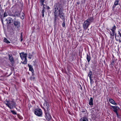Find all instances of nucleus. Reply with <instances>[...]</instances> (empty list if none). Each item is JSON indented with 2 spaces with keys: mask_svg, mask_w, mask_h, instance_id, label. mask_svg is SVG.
Returning a JSON list of instances; mask_svg holds the SVG:
<instances>
[{
  "mask_svg": "<svg viewBox=\"0 0 121 121\" xmlns=\"http://www.w3.org/2000/svg\"><path fill=\"white\" fill-rule=\"evenodd\" d=\"M55 11L54 12V23L56 22L57 19L58 18V15H57V13L58 12L60 18L62 19H64V14L63 12V9L61 8H60L58 9V7L57 5L54 6Z\"/></svg>",
  "mask_w": 121,
  "mask_h": 121,
  "instance_id": "f257e3e1",
  "label": "nucleus"
},
{
  "mask_svg": "<svg viewBox=\"0 0 121 121\" xmlns=\"http://www.w3.org/2000/svg\"><path fill=\"white\" fill-rule=\"evenodd\" d=\"M5 104L10 109L16 107V103L13 101L6 100L4 102Z\"/></svg>",
  "mask_w": 121,
  "mask_h": 121,
  "instance_id": "f03ea898",
  "label": "nucleus"
},
{
  "mask_svg": "<svg viewBox=\"0 0 121 121\" xmlns=\"http://www.w3.org/2000/svg\"><path fill=\"white\" fill-rule=\"evenodd\" d=\"M27 54H25L24 52H22L20 54V56L22 60H24L22 63L24 64H26L27 62Z\"/></svg>",
  "mask_w": 121,
  "mask_h": 121,
  "instance_id": "7ed1b4c3",
  "label": "nucleus"
},
{
  "mask_svg": "<svg viewBox=\"0 0 121 121\" xmlns=\"http://www.w3.org/2000/svg\"><path fill=\"white\" fill-rule=\"evenodd\" d=\"M49 105L48 103L46 101H45L43 104V108L45 111H47L48 112L50 109H49Z\"/></svg>",
  "mask_w": 121,
  "mask_h": 121,
  "instance_id": "20e7f679",
  "label": "nucleus"
},
{
  "mask_svg": "<svg viewBox=\"0 0 121 121\" xmlns=\"http://www.w3.org/2000/svg\"><path fill=\"white\" fill-rule=\"evenodd\" d=\"M34 113L38 116H41L42 114V110L39 108L35 109L34 111Z\"/></svg>",
  "mask_w": 121,
  "mask_h": 121,
  "instance_id": "39448f33",
  "label": "nucleus"
},
{
  "mask_svg": "<svg viewBox=\"0 0 121 121\" xmlns=\"http://www.w3.org/2000/svg\"><path fill=\"white\" fill-rule=\"evenodd\" d=\"M20 12L18 11H16L15 13V14H13L11 13H8V15L9 16H12L13 17H18L20 15Z\"/></svg>",
  "mask_w": 121,
  "mask_h": 121,
  "instance_id": "423d86ee",
  "label": "nucleus"
},
{
  "mask_svg": "<svg viewBox=\"0 0 121 121\" xmlns=\"http://www.w3.org/2000/svg\"><path fill=\"white\" fill-rule=\"evenodd\" d=\"M90 24L89 22L86 20L85 21L83 24V26L84 30H86Z\"/></svg>",
  "mask_w": 121,
  "mask_h": 121,
  "instance_id": "0eeeda50",
  "label": "nucleus"
},
{
  "mask_svg": "<svg viewBox=\"0 0 121 121\" xmlns=\"http://www.w3.org/2000/svg\"><path fill=\"white\" fill-rule=\"evenodd\" d=\"M45 117L46 119L48 121L50 120L51 118V116L50 115L47 111H45Z\"/></svg>",
  "mask_w": 121,
  "mask_h": 121,
  "instance_id": "6e6552de",
  "label": "nucleus"
},
{
  "mask_svg": "<svg viewBox=\"0 0 121 121\" xmlns=\"http://www.w3.org/2000/svg\"><path fill=\"white\" fill-rule=\"evenodd\" d=\"M9 58L10 61L12 63V65L13 66L14 63V60L13 56L11 55H9Z\"/></svg>",
  "mask_w": 121,
  "mask_h": 121,
  "instance_id": "1a4fd4ad",
  "label": "nucleus"
},
{
  "mask_svg": "<svg viewBox=\"0 0 121 121\" xmlns=\"http://www.w3.org/2000/svg\"><path fill=\"white\" fill-rule=\"evenodd\" d=\"M13 24L15 26L18 28L20 26V22L17 21H16L15 20Z\"/></svg>",
  "mask_w": 121,
  "mask_h": 121,
  "instance_id": "9d476101",
  "label": "nucleus"
},
{
  "mask_svg": "<svg viewBox=\"0 0 121 121\" xmlns=\"http://www.w3.org/2000/svg\"><path fill=\"white\" fill-rule=\"evenodd\" d=\"M86 20L89 22L90 24V23L92 22L94 20L93 17L92 16L89 17Z\"/></svg>",
  "mask_w": 121,
  "mask_h": 121,
  "instance_id": "9b49d317",
  "label": "nucleus"
},
{
  "mask_svg": "<svg viewBox=\"0 0 121 121\" xmlns=\"http://www.w3.org/2000/svg\"><path fill=\"white\" fill-rule=\"evenodd\" d=\"M28 66L29 67V70L31 71L32 73V76H33L34 75V73H33L34 72V70L32 68V65H30L29 64H28Z\"/></svg>",
  "mask_w": 121,
  "mask_h": 121,
  "instance_id": "f8f14e48",
  "label": "nucleus"
},
{
  "mask_svg": "<svg viewBox=\"0 0 121 121\" xmlns=\"http://www.w3.org/2000/svg\"><path fill=\"white\" fill-rule=\"evenodd\" d=\"M112 107L113 108V111L115 113L117 112V108H118V107L114 106H112Z\"/></svg>",
  "mask_w": 121,
  "mask_h": 121,
  "instance_id": "ddd939ff",
  "label": "nucleus"
},
{
  "mask_svg": "<svg viewBox=\"0 0 121 121\" xmlns=\"http://www.w3.org/2000/svg\"><path fill=\"white\" fill-rule=\"evenodd\" d=\"M88 121L86 117H83L81 118L79 121Z\"/></svg>",
  "mask_w": 121,
  "mask_h": 121,
  "instance_id": "4468645a",
  "label": "nucleus"
},
{
  "mask_svg": "<svg viewBox=\"0 0 121 121\" xmlns=\"http://www.w3.org/2000/svg\"><path fill=\"white\" fill-rule=\"evenodd\" d=\"M91 59V57L90 56V54H87L86 59L88 62H89Z\"/></svg>",
  "mask_w": 121,
  "mask_h": 121,
  "instance_id": "2eb2a0df",
  "label": "nucleus"
},
{
  "mask_svg": "<svg viewBox=\"0 0 121 121\" xmlns=\"http://www.w3.org/2000/svg\"><path fill=\"white\" fill-rule=\"evenodd\" d=\"M109 102L111 104L114 105H116L115 101L112 99H110L109 100Z\"/></svg>",
  "mask_w": 121,
  "mask_h": 121,
  "instance_id": "dca6fc26",
  "label": "nucleus"
},
{
  "mask_svg": "<svg viewBox=\"0 0 121 121\" xmlns=\"http://www.w3.org/2000/svg\"><path fill=\"white\" fill-rule=\"evenodd\" d=\"M8 18H9V19H10L11 23L13 22V20H14V21L16 20V18L15 17H13V18H12L11 17H9Z\"/></svg>",
  "mask_w": 121,
  "mask_h": 121,
  "instance_id": "f3484780",
  "label": "nucleus"
},
{
  "mask_svg": "<svg viewBox=\"0 0 121 121\" xmlns=\"http://www.w3.org/2000/svg\"><path fill=\"white\" fill-rule=\"evenodd\" d=\"M120 0H116L114 2V5H115V6H113V8H114L115 6L117 5L118 4V3L119 2Z\"/></svg>",
  "mask_w": 121,
  "mask_h": 121,
  "instance_id": "a211bd4d",
  "label": "nucleus"
},
{
  "mask_svg": "<svg viewBox=\"0 0 121 121\" xmlns=\"http://www.w3.org/2000/svg\"><path fill=\"white\" fill-rule=\"evenodd\" d=\"M116 34H117L115 32V33H114V35H115V38L116 40L117 41H118L119 43L121 42V39L120 38V37H119V38L118 39H117L116 38V37H117Z\"/></svg>",
  "mask_w": 121,
  "mask_h": 121,
  "instance_id": "6ab92c4d",
  "label": "nucleus"
},
{
  "mask_svg": "<svg viewBox=\"0 0 121 121\" xmlns=\"http://www.w3.org/2000/svg\"><path fill=\"white\" fill-rule=\"evenodd\" d=\"M4 11L2 9L1 5L0 4V15H2L3 14Z\"/></svg>",
  "mask_w": 121,
  "mask_h": 121,
  "instance_id": "aec40b11",
  "label": "nucleus"
},
{
  "mask_svg": "<svg viewBox=\"0 0 121 121\" xmlns=\"http://www.w3.org/2000/svg\"><path fill=\"white\" fill-rule=\"evenodd\" d=\"M116 28V27L115 25H114L112 27V29H110V30L112 31V32H115V31Z\"/></svg>",
  "mask_w": 121,
  "mask_h": 121,
  "instance_id": "412c9836",
  "label": "nucleus"
},
{
  "mask_svg": "<svg viewBox=\"0 0 121 121\" xmlns=\"http://www.w3.org/2000/svg\"><path fill=\"white\" fill-rule=\"evenodd\" d=\"M89 104L90 105H93V99L91 97L90 98Z\"/></svg>",
  "mask_w": 121,
  "mask_h": 121,
  "instance_id": "4be33fe9",
  "label": "nucleus"
},
{
  "mask_svg": "<svg viewBox=\"0 0 121 121\" xmlns=\"http://www.w3.org/2000/svg\"><path fill=\"white\" fill-rule=\"evenodd\" d=\"M112 33H111L110 34V38L111 39H113L114 38V33L115 32H112Z\"/></svg>",
  "mask_w": 121,
  "mask_h": 121,
  "instance_id": "5701e85b",
  "label": "nucleus"
},
{
  "mask_svg": "<svg viewBox=\"0 0 121 121\" xmlns=\"http://www.w3.org/2000/svg\"><path fill=\"white\" fill-rule=\"evenodd\" d=\"M4 42L8 44L10 43V42L9 41H8L5 38H4Z\"/></svg>",
  "mask_w": 121,
  "mask_h": 121,
  "instance_id": "b1692460",
  "label": "nucleus"
},
{
  "mask_svg": "<svg viewBox=\"0 0 121 121\" xmlns=\"http://www.w3.org/2000/svg\"><path fill=\"white\" fill-rule=\"evenodd\" d=\"M6 21H7V23L8 24H9L11 23L10 19H9V18H8L7 19H6Z\"/></svg>",
  "mask_w": 121,
  "mask_h": 121,
  "instance_id": "393cba45",
  "label": "nucleus"
},
{
  "mask_svg": "<svg viewBox=\"0 0 121 121\" xmlns=\"http://www.w3.org/2000/svg\"><path fill=\"white\" fill-rule=\"evenodd\" d=\"M45 10H44V9H43L42 11V17H43L44 16V13L45 12Z\"/></svg>",
  "mask_w": 121,
  "mask_h": 121,
  "instance_id": "a878e982",
  "label": "nucleus"
},
{
  "mask_svg": "<svg viewBox=\"0 0 121 121\" xmlns=\"http://www.w3.org/2000/svg\"><path fill=\"white\" fill-rule=\"evenodd\" d=\"M92 75V72L90 71L89 72V73L88 75V76L90 78H91V76Z\"/></svg>",
  "mask_w": 121,
  "mask_h": 121,
  "instance_id": "bb28decb",
  "label": "nucleus"
},
{
  "mask_svg": "<svg viewBox=\"0 0 121 121\" xmlns=\"http://www.w3.org/2000/svg\"><path fill=\"white\" fill-rule=\"evenodd\" d=\"M64 19H62L63 21V22L62 23V26L63 27H65V21L64 17Z\"/></svg>",
  "mask_w": 121,
  "mask_h": 121,
  "instance_id": "cd10ccee",
  "label": "nucleus"
},
{
  "mask_svg": "<svg viewBox=\"0 0 121 121\" xmlns=\"http://www.w3.org/2000/svg\"><path fill=\"white\" fill-rule=\"evenodd\" d=\"M10 111L13 114L16 115L17 114V112L14 110H11Z\"/></svg>",
  "mask_w": 121,
  "mask_h": 121,
  "instance_id": "c85d7f7f",
  "label": "nucleus"
},
{
  "mask_svg": "<svg viewBox=\"0 0 121 121\" xmlns=\"http://www.w3.org/2000/svg\"><path fill=\"white\" fill-rule=\"evenodd\" d=\"M7 16L8 14H7V13L6 12H5L4 14V17H5Z\"/></svg>",
  "mask_w": 121,
  "mask_h": 121,
  "instance_id": "c756f323",
  "label": "nucleus"
},
{
  "mask_svg": "<svg viewBox=\"0 0 121 121\" xmlns=\"http://www.w3.org/2000/svg\"><path fill=\"white\" fill-rule=\"evenodd\" d=\"M90 82L91 84H92L94 82V81H93V79L91 78H90Z\"/></svg>",
  "mask_w": 121,
  "mask_h": 121,
  "instance_id": "7c9ffc66",
  "label": "nucleus"
},
{
  "mask_svg": "<svg viewBox=\"0 0 121 121\" xmlns=\"http://www.w3.org/2000/svg\"><path fill=\"white\" fill-rule=\"evenodd\" d=\"M32 56V55H31L30 53L29 54V56L28 57V58L30 59H31V57Z\"/></svg>",
  "mask_w": 121,
  "mask_h": 121,
  "instance_id": "2f4dec72",
  "label": "nucleus"
},
{
  "mask_svg": "<svg viewBox=\"0 0 121 121\" xmlns=\"http://www.w3.org/2000/svg\"><path fill=\"white\" fill-rule=\"evenodd\" d=\"M65 0H60V1L61 3H64L65 1Z\"/></svg>",
  "mask_w": 121,
  "mask_h": 121,
  "instance_id": "473e14b6",
  "label": "nucleus"
},
{
  "mask_svg": "<svg viewBox=\"0 0 121 121\" xmlns=\"http://www.w3.org/2000/svg\"><path fill=\"white\" fill-rule=\"evenodd\" d=\"M22 16H21L20 17H21V18L22 19H23L24 18V14H23V13H22Z\"/></svg>",
  "mask_w": 121,
  "mask_h": 121,
  "instance_id": "72a5a7b5",
  "label": "nucleus"
},
{
  "mask_svg": "<svg viewBox=\"0 0 121 121\" xmlns=\"http://www.w3.org/2000/svg\"><path fill=\"white\" fill-rule=\"evenodd\" d=\"M44 2H40L41 3V5H43V6L44 5H45L43 3H44Z\"/></svg>",
  "mask_w": 121,
  "mask_h": 121,
  "instance_id": "f704fd0d",
  "label": "nucleus"
},
{
  "mask_svg": "<svg viewBox=\"0 0 121 121\" xmlns=\"http://www.w3.org/2000/svg\"><path fill=\"white\" fill-rule=\"evenodd\" d=\"M45 5H44L43 6V9H44V10H45Z\"/></svg>",
  "mask_w": 121,
  "mask_h": 121,
  "instance_id": "c9c22d12",
  "label": "nucleus"
},
{
  "mask_svg": "<svg viewBox=\"0 0 121 121\" xmlns=\"http://www.w3.org/2000/svg\"><path fill=\"white\" fill-rule=\"evenodd\" d=\"M115 113H116V114H117V117L118 118L119 117V115L118 114L117 112Z\"/></svg>",
  "mask_w": 121,
  "mask_h": 121,
  "instance_id": "e433bc0d",
  "label": "nucleus"
},
{
  "mask_svg": "<svg viewBox=\"0 0 121 121\" xmlns=\"http://www.w3.org/2000/svg\"><path fill=\"white\" fill-rule=\"evenodd\" d=\"M35 77H31V80H34L35 79Z\"/></svg>",
  "mask_w": 121,
  "mask_h": 121,
  "instance_id": "4c0bfd02",
  "label": "nucleus"
},
{
  "mask_svg": "<svg viewBox=\"0 0 121 121\" xmlns=\"http://www.w3.org/2000/svg\"><path fill=\"white\" fill-rule=\"evenodd\" d=\"M45 0H40V2H44Z\"/></svg>",
  "mask_w": 121,
  "mask_h": 121,
  "instance_id": "58836bf2",
  "label": "nucleus"
},
{
  "mask_svg": "<svg viewBox=\"0 0 121 121\" xmlns=\"http://www.w3.org/2000/svg\"><path fill=\"white\" fill-rule=\"evenodd\" d=\"M1 22H2V24L3 25L4 24V23H3V19H1Z\"/></svg>",
  "mask_w": 121,
  "mask_h": 121,
  "instance_id": "ea45409f",
  "label": "nucleus"
},
{
  "mask_svg": "<svg viewBox=\"0 0 121 121\" xmlns=\"http://www.w3.org/2000/svg\"><path fill=\"white\" fill-rule=\"evenodd\" d=\"M118 31V34H119V35H120L121 34V33H120V31Z\"/></svg>",
  "mask_w": 121,
  "mask_h": 121,
  "instance_id": "a19ab883",
  "label": "nucleus"
},
{
  "mask_svg": "<svg viewBox=\"0 0 121 121\" xmlns=\"http://www.w3.org/2000/svg\"><path fill=\"white\" fill-rule=\"evenodd\" d=\"M85 112V110H84L83 109L82 111V112Z\"/></svg>",
  "mask_w": 121,
  "mask_h": 121,
  "instance_id": "79ce46f5",
  "label": "nucleus"
},
{
  "mask_svg": "<svg viewBox=\"0 0 121 121\" xmlns=\"http://www.w3.org/2000/svg\"><path fill=\"white\" fill-rule=\"evenodd\" d=\"M22 34H21V36H20V37H21V38H22Z\"/></svg>",
  "mask_w": 121,
  "mask_h": 121,
  "instance_id": "37998d69",
  "label": "nucleus"
},
{
  "mask_svg": "<svg viewBox=\"0 0 121 121\" xmlns=\"http://www.w3.org/2000/svg\"><path fill=\"white\" fill-rule=\"evenodd\" d=\"M23 40V39L22 38H21V41L22 42Z\"/></svg>",
  "mask_w": 121,
  "mask_h": 121,
  "instance_id": "c03bdc74",
  "label": "nucleus"
},
{
  "mask_svg": "<svg viewBox=\"0 0 121 121\" xmlns=\"http://www.w3.org/2000/svg\"><path fill=\"white\" fill-rule=\"evenodd\" d=\"M119 35L121 37V38H120L121 39V34Z\"/></svg>",
  "mask_w": 121,
  "mask_h": 121,
  "instance_id": "a18cd8bd",
  "label": "nucleus"
},
{
  "mask_svg": "<svg viewBox=\"0 0 121 121\" xmlns=\"http://www.w3.org/2000/svg\"><path fill=\"white\" fill-rule=\"evenodd\" d=\"M111 33H112L111 32H110V34H111Z\"/></svg>",
  "mask_w": 121,
  "mask_h": 121,
  "instance_id": "49530a36",
  "label": "nucleus"
},
{
  "mask_svg": "<svg viewBox=\"0 0 121 121\" xmlns=\"http://www.w3.org/2000/svg\"><path fill=\"white\" fill-rule=\"evenodd\" d=\"M49 7L48 6V9H49Z\"/></svg>",
  "mask_w": 121,
  "mask_h": 121,
  "instance_id": "de8ad7c7",
  "label": "nucleus"
},
{
  "mask_svg": "<svg viewBox=\"0 0 121 121\" xmlns=\"http://www.w3.org/2000/svg\"><path fill=\"white\" fill-rule=\"evenodd\" d=\"M119 37V35H118V36H117V37Z\"/></svg>",
  "mask_w": 121,
  "mask_h": 121,
  "instance_id": "09e8293b",
  "label": "nucleus"
},
{
  "mask_svg": "<svg viewBox=\"0 0 121 121\" xmlns=\"http://www.w3.org/2000/svg\"><path fill=\"white\" fill-rule=\"evenodd\" d=\"M108 31H110L109 30H109H108Z\"/></svg>",
  "mask_w": 121,
  "mask_h": 121,
  "instance_id": "8fccbe9b",
  "label": "nucleus"
}]
</instances>
